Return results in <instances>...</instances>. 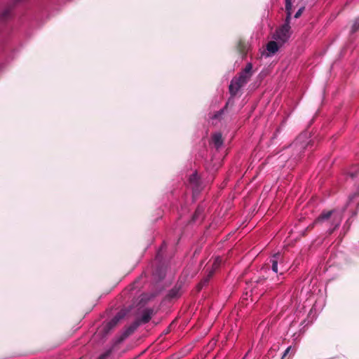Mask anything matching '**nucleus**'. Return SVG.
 <instances>
[{"mask_svg":"<svg viewBox=\"0 0 359 359\" xmlns=\"http://www.w3.org/2000/svg\"><path fill=\"white\" fill-rule=\"evenodd\" d=\"M304 9H305V7H304V6L301 7V8H300L297 11V13H295V15H294V18H299L302 15V14L303 11H304Z\"/></svg>","mask_w":359,"mask_h":359,"instance_id":"nucleus-23","label":"nucleus"},{"mask_svg":"<svg viewBox=\"0 0 359 359\" xmlns=\"http://www.w3.org/2000/svg\"><path fill=\"white\" fill-rule=\"evenodd\" d=\"M236 47L237 51L243 57H245L248 52L250 45L249 43L245 39L240 38L236 43Z\"/></svg>","mask_w":359,"mask_h":359,"instance_id":"nucleus-9","label":"nucleus"},{"mask_svg":"<svg viewBox=\"0 0 359 359\" xmlns=\"http://www.w3.org/2000/svg\"><path fill=\"white\" fill-rule=\"evenodd\" d=\"M189 181L194 191H198L200 189V180L196 172L190 175Z\"/></svg>","mask_w":359,"mask_h":359,"instance_id":"nucleus-10","label":"nucleus"},{"mask_svg":"<svg viewBox=\"0 0 359 359\" xmlns=\"http://www.w3.org/2000/svg\"><path fill=\"white\" fill-rule=\"evenodd\" d=\"M290 349H291V346H289V347H287L285 349V351H284V353H283V355L282 356V359H283L288 354V353L290 352Z\"/></svg>","mask_w":359,"mask_h":359,"instance_id":"nucleus-24","label":"nucleus"},{"mask_svg":"<svg viewBox=\"0 0 359 359\" xmlns=\"http://www.w3.org/2000/svg\"><path fill=\"white\" fill-rule=\"evenodd\" d=\"M290 24V21L285 20L284 24L276 29L273 35V39L278 41V43H280L281 45L285 43L290 36L291 27Z\"/></svg>","mask_w":359,"mask_h":359,"instance_id":"nucleus-3","label":"nucleus"},{"mask_svg":"<svg viewBox=\"0 0 359 359\" xmlns=\"http://www.w3.org/2000/svg\"><path fill=\"white\" fill-rule=\"evenodd\" d=\"M181 296V286H174L168 292V297L169 299H175Z\"/></svg>","mask_w":359,"mask_h":359,"instance_id":"nucleus-13","label":"nucleus"},{"mask_svg":"<svg viewBox=\"0 0 359 359\" xmlns=\"http://www.w3.org/2000/svg\"><path fill=\"white\" fill-rule=\"evenodd\" d=\"M233 104H234V101L232 100L231 98H229V100H228L227 102L226 103L225 106L221 110L217 111L215 114L213 118H220L222 114H224V112L227 110L229 106L232 107V106H233Z\"/></svg>","mask_w":359,"mask_h":359,"instance_id":"nucleus-14","label":"nucleus"},{"mask_svg":"<svg viewBox=\"0 0 359 359\" xmlns=\"http://www.w3.org/2000/svg\"><path fill=\"white\" fill-rule=\"evenodd\" d=\"M359 29V18H356L351 27V32L352 34L356 32Z\"/></svg>","mask_w":359,"mask_h":359,"instance_id":"nucleus-21","label":"nucleus"},{"mask_svg":"<svg viewBox=\"0 0 359 359\" xmlns=\"http://www.w3.org/2000/svg\"><path fill=\"white\" fill-rule=\"evenodd\" d=\"M330 220L331 224L334 227L329 229V234H332L333 231L339 226L341 222V216L335 210L323 211L315 220L314 224H320L326 221Z\"/></svg>","mask_w":359,"mask_h":359,"instance_id":"nucleus-2","label":"nucleus"},{"mask_svg":"<svg viewBox=\"0 0 359 359\" xmlns=\"http://www.w3.org/2000/svg\"><path fill=\"white\" fill-rule=\"evenodd\" d=\"M244 83L238 79L237 76H235L231 81L230 85L229 86V93L232 100H233V97L236 95L239 90L244 86Z\"/></svg>","mask_w":359,"mask_h":359,"instance_id":"nucleus-7","label":"nucleus"},{"mask_svg":"<svg viewBox=\"0 0 359 359\" xmlns=\"http://www.w3.org/2000/svg\"><path fill=\"white\" fill-rule=\"evenodd\" d=\"M153 309H146L143 311L140 318L135 320L130 326L126 327L123 332L117 337L116 344H120L132 334L141 324H145L149 322L151 317L154 315Z\"/></svg>","mask_w":359,"mask_h":359,"instance_id":"nucleus-1","label":"nucleus"},{"mask_svg":"<svg viewBox=\"0 0 359 359\" xmlns=\"http://www.w3.org/2000/svg\"><path fill=\"white\" fill-rule=\"evenodd\" d=\"M252 76V65L248 63L245 69L237 76L244 85H245Z\"/></svg>","mask_w":359,"mask_h":359,"instance_id":"nucleus-8","label":"nucleus"},{"mask_svg":"<svg viewBox=\"0 0 359 359\" xmlns=\"http://www.w3.org/2000/svg\"><path fill=\"white\" fill-rule=\"evenodd\" d=\"M307 145L308 143L302 142L300 137L297 138L290 145L291 148L294 151V153L292 154L294 158H300L302 154L304 152Z\"/></svg>","mask_w":359,"mask_h":359,"instance_id":"nucleus-6","label":"nucleus"},{"mask_svg":"<svg viewBox=\"0 0 359 359\" xmlns=\"http://www.w3.org/2000/svg\"><path fill=\"white\" fill-rule=\"evenodd\" d=\"M279 46L275 41H269L266 45V50L271 54H274L278 50Z\"/></svg>","mask_w":359,"mask_h":359,"instance_id":"nucleus-15","label":"nucleus"},{"mask_svg":"<svg viewBox=\"0 0 359 359\" xmlns=\"http://www.w3.org/2000/svg\"><path fill=\"white\" fill-rule=\"evenodd\" d=\"M222 262V260L219 257H216L212 264V268L210 271H213V273H215L216 270L219 269Z\"/></svg>","mask_w":359,"mask_h":359,"instance_id":"nucleus-20","label":"nucleus"},{"mask_svg":"<svg viewBox=\"0 0 359 359\" xmlns=\"http://www.w3.org/2000/svg\"><path fill=\"white\" fill-rule=\"evenodd\" d=\"M20 0H11L3 6H0V22H4L11 17V10Z\"/></svg>","mask_w":359,"mask_h":359,"instance_id":"nucleus-4","label":"nucleus"},{"mask_svg":"<svg viewBox=\"0 0 359 359\" xmlns=\"http://www.w3.org/2000/svg\"><path fill=\"white\" fill-rule=\"evenodd\" d=\"M204 210L205 209L203 206H198L191 217V222H195L201 220L203 218Z\"/></svg>","mask_w":359,"mask_h":359,"instance_id":"nucleus-12","label":"nucleus"},{"mask_svg":"<svg viewBox=\"0 0 359 359\" xmlns=\"http://www.w3.org/2000/svg\"><path fill=\"white\" fill-rule=\"evenodd\" d=\"M112 328V320H109L107 325V326L102 330L99 333L97 334V337L102 336L103 338L105 337Z\"/></svg>","mask_w":359,"mask_h":359,"instance_id":"nucleus-19","label":"nucleus"},{"mask_svg":"<svg viewBox=\"0 0 359 359\" xmlns=\"http://www.w3.org/2000/svg\"><path fill=\"white\" fill-rule=\"evenodd\" d=\"M350 176H351V178H353V177H355L356 176V173L351 172L350 173Z\"/></svg>","mask_w":359,"mask_h":359,"instance_id":"nucleus-25","label":"nucleus"},{"mask_svg":"<svg viewBox=\"0 0 359 359\" xmlns=\"http://www.w3.org/2000/svg\"><path fill=\"white\" fill-rule=\"evenodd\" d=\"M212 141L215 148L219 149L224 142L222 134L220 133H214L212 136Z\"/></svg>","mask_w":359,"mask_h":359,"instance_id":"nucleus-11","label":"nucleus"},{"mask_svg":"<svg viewBox=\"0 0 359 359\" xmlns=\"http://www.w3.org/2000/svg\"><path fill=\"white\" fill-rule=\"evenodd\" d=\"M111 348H109L107 351H106L104 353L101 354L97 359H107L110 357L111 354Z\"/></svg>","mask_w":359,"mask_h":359,"instance_id":"nucleus-22","label":"nucleus"},{"mask_svg":"<svg viewBox=\"0 0 359 359\" xmlns=\"http://www.w3.org/2000/svg\"><path fill=\"white\" fill-rule=\"evenodd\" d=\"M129 312L126 309H121L114 317V325L116 324L120 320L123 318Z\"/></svg>","mask_w":359,"mask_h":359,"instance_id":"nucleus-18","label":"nucleus"},{"mask_svg":"<svg viewBox=\"0 0 359 359\" xmlns=\"http://www.w3.org/2000/svg\"><path fill=\"white\" fill-rule=\"evenodd\" d=\"M214 274L215 273H213V271H208V275L205 276L198 284L199 290H201L203 286L208 283L209 280L211 279Z\"/></svg>","mask_w":359,"mask_h":359,"instance_id":"nucleus-17","label":"nucleus"},{"mask_svg":"<svg viewBox=\"0 0 359 359\" xmlns=\"http://www.w3.org/2000/svg\"><path fill=\"white\" fill-rule=\"evenodd\" d=\"M292 0H285L286 21H290L292 15Z\"/></svg>","mask_w":359,"mask_h":359,"instance_id":"nucleus-16","label":"nucleus"},{"mask_svg":"<svg viewBox=\"0 0 359 359\" xmlns=\"http://www.w3.org/2000/svg\"><path fill=\"white\" fill-rule=\"evenodd\" d=\"M269 264H271V269L273 272H278V266H280V274L283 273V271L285 270V267L283 265V256L282 254L278 252L274 254L269 259Z\"/></svg>","mask_w":359,"mask_h":359,"instance_id":"nucleus-5","label":"nucleus"}]
</instances>
